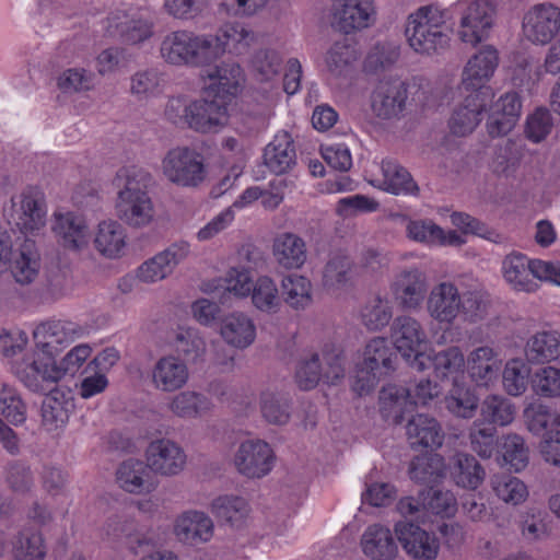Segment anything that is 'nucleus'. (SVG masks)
<instances>
[{"mask_svg":"<svg viewBox=\"0 0 560 560\" xmlns=\"http://www.w3.org/2000/svg\"><path fill=\"white\" fill-rule=\"evenodd\" d=\"M117 189L115 212L130 228L148 226L154 218V206L149 196L152 176L137 166L120 168L113 182Z\"/></svg>","mask_w":560,"mask_h":560,"instance_id":"1","label":"nucleus"},{"mask_svg":"<svg viewBox=\"0 0 560 560\" xmlns=\"http://www.w3.org/2000/svg\"><path fill=\"white\" fill-rule=\"evenodd\" d=\"M393 313L389 302L380 296L370 300L362 310L363 325L370 330H380L392 319Z\"/></svg>","mask_w":560,"mask_h":560,"instance_id":"63","label":"nucleus"},{"mask_svg":"<svg viewBox=\"0 0 560 560\" xmlns=\"http://www.w3.org/2000/svg\"><path fill=\"white\" fill-rule=\"evenodd\" d=\"M9 222L23 233H33L46 224L44 194L36 187H27L11 198Z\"/></svg>","mask_w":560,"mask_h":560,"instance_id":"10","label":"nucleus"},{"mask_svg":"<svg viewBox=\"0 0 560 560\" xmlns=\"http://www.w3.org/2000/svg\"><path fill=\"white\" fill-rule=\"evenodd\" d=\"M51 230L58 244L73 252L84 249L91 236L85 219L73 212L55 213Z\"/></svg>","mask_w":560,"mask_h":560,"instance_id":"17","label":"nucleus"},{"mask_svg":"<svg viewBox=\"0 0 560 560\" xmlns=\"http://www.w3.org/2000/svg\"><path fill=\"white\" fill-rule=\"evenodd\" d=\"M383 188L394 195L417 196L419 187L412 179L410 173L393 160L382 162Z\"/></svg>","mask_w":560,"mask_h":560,"instance_id":"43","label":"nucleus"},{"mask_svg":"<svg viewBox=\"0 0 560 560\" xmlns=\"http://www.w3.org/2000/svg\"><path fill=\"white\" fill-rule=\"evenodd\" d=\"M465 365L471 381L478 386H487L501 370L500 351L488 345L478 346L468 353Z\"/></svg>","mask_w":560,"mask_h":560,"instance_id":"24","label":"nucleus"},{"mask_svg":"<svg viewBox=\"0 0 560 560\" xmlns=\"http://www.w3.org/2000/svg\"><path fill=\"white\" fill-rule=\"evenodd\" d=\"M468 436L471 450L482 458H490L500 443L497 429L480 420L472 422Z\"/></svg>","mask_w":560,"mask_h":560,"instance_id":"54","label":"nucleus"},{"mask_svg":"<svg viewBox=\"0 0 560 560\" xmlns=\"http://www.w3.org/2000/svg\"><path fill=\"white\" fill-rule=\"evenodd\" d=\"M212 37L218 38L221 44L219 58L226 49L238 55L244 54L254 42L255 34L242 24H226Z\"/></svg>","mask_w":560,"mask_h":560,"instance_id":"51","label":"nucleus"},{"mask_svg":"<svg viewBox=\"0 0 560 560\" xmlns=\"http://www.w3.org/2000/svg\"><path fill=\"white\" fill-rule=\"evenodd\" d=\"M523 28L528 40L547 44L560 28V11L551 4L537 5L525 15Z\"/></svg>","mask_w":560,"mask_h":560,"instance_id":"22","label":"nucleus"},{"mask_svg":"<svg viewBox=\"0 0 560 560\" xmlns=\"http://www.w3.org/2000/svg\"><path fill=\"white\" fill-rule=\"evenodd\" d=\"M189 253V244L178 242L144 261L138 268V278L144 282H155L166 278Z\"/></svg>","mask_w":560,"mask_h":560,"instance_id":"23","label":"nucleus"},{"mask_svg":"<svg viewBox=\"0 0 560 560\" xmlns=\"http://www.w3.org/2000/svg\"><path fill=\"white\" fill-rule=\"evenodd\" d=\"M291 399L281 392H264L260 396V410L264 419L276 425H284L291 418Z\"/></svg>","mask_w":560,"mask_h":560,"instance_id":"47","label":"nucleus"},{"mask_svg":"<svg viewBox=\"0 0 560 560\" xmlns=\"http://www.w3.org/2000/svg\"><path fill=\"white\" fill-rule=\"evenodd\" d=\"M460 293L452 282L434 285L427 300V312L440 325H452L459 315Z\"/></svg>","mask_w":560,"mask_h":560,"instance_id":"20","label":"nucleus"},{"mask_svg":"<svg viewBox=\"0 0 560 560\" xmlns=\"http://www.w3.org/2000/svg\"><path fill=\"white\" fill-rule=\"evenodd\" d=\"M529 366L522 360H511L503 370V387L511 396L522 395L528 385Z\"/></svg>","mask_w":560,"mask_h":560,"instance_id":"59","label":"nucleus"},{"mask_svg":"<svg viewBox=\"0 0 560 560\" xmlns=\"http://www.w3.org/2000/svg\"><path fill=\"white\" fill-rule=\"evenodd\" d=\"M46 550L42 534L26 527L22 530L13 545L15 560H43Z\"/></svg>","mask_w":560,"mask_h":560,"instance_id":"57","label":"nucleus"},{"mask_svg":"<svg viewBox=\"0 0 560 560\" xmlns=\"http://www.w3.org/2000/svg\"><path fill=\"white\" fill-rule=\"evenodd\" d=\"M361 545L364 555L374 560H392L398 551L389 527H369Z\"/></svg>","mask_w":560,"mask_h":560,"instance_id":"37","label":"nucleus"},{"mask_svg":"<svg viewBox=\"0 0 560 560\" xmlns=\"http://www.w3.org/2000/svg\"><path fill=\"white\" fill-rule=\"evenodd\" d=\"M405 551L415 559L432 560L438 556V538L423 527H394Z\"/></svg>","mask_w":560,"mask_h":560,"instance_id":"28","label":"nucleus"},{"mask_svg":"<svg viewBox=\"0 0 560 560\" xmlns=\"http://www.w3.org/2000/svg\"><path fill=\"white\" fill-rule=\"evenodd\" d=\"M237 471L248 478H262L273 466V453L261 440H247L240 444L234 455Z\"/></svg>","mask_w":560,"mask_h":560,"instance_id":"12","label":"nucleus"},{"mask_svg":"<svg viewBox=\"0 0 560 560\" xmlns=\"http://www.w3.org/2000/svg\"><path fill=\"white\" fill-rule=\"evenodd\" d=\"M499 65L498 50L485 46L466 63L460 81L462 93H476L483 100H492L493 90L488 85Z\"/></svg>","mask_w":560,"mask_h":560,"instance_id":"9","label":"nucleus"},{"mask_svg":"<svg viewBox=\"0 0 560 560\" xmlns=\"http://www.w3.org/2000/svg\"><path fill=\"white\" fill-rule=\"evenodd\" d=\"M406 435L411 448L434 451L442 446L445 433L440 422L428 415L412 416L406 424Z\"/></svg>","mask_w":560,"mask_h":560,"instance_id":"27","label":"nucleus"},{"mask_svg":"<svg viewBox=\"0 0 560 560\" xmlns=\"http://www.w3.org/2000/svg\"><path fill=\"white\" fill-rule=\"evenodd\" d=\"M408 475L415 482L432 487L445 475L444 458L434 453L415 456L409 464Z\"/></svg>","mask_w":560,"mask_h":560,"instance_id":"38","label":"nucleus"},{"mask_svg":"<svg viewBox=\"0 0 560 560\" xmlns=\"http://www.w3.org/2000/svg\"><path fill=\"white\" fill-rule=\"evenodd\" d=\"M396 359L397 354L387 339L377 337L366 345L362 362L385 376L394 370Z\"/></svg>","mask_w":560,"mask_h":560,"instance_id":"46","label":"nucleus"},{"mask_svg":"<svg viewBox=\"0 0 560 560\" xmlns=\"http://www.w3.org/2000/svg\"><path fill=\"white\" fill-rule=\"evenodd\" d=\"M454 12L459 16V38L476 45L488 37L497 8L492 0H458L454 4Z\"/></svg>","mask_w":560,"mask_h":560,"instance_id":"7","label":"nucleus"},{"mask_svg":"<svg viewBox=\"0 0 560 560\" xmlns=\"http://www.w3.org/2000/svg\"><path fill=\"white\" fill-rule=\"evenodd\" d=\"M222 50L212 35H196L187 31L171 32L160 46L162 58L175 66H205L218 59Z\"/></svg>","mask_w":560,"mask_h":560,"instance_id":"2","label":"nucleus"},{"mask_svg":"<svg viewBox=\"0 0 560 560\" xmlns=\"http://www.w3.org/2000/svg\"><path fill=\"white\" fill-rule=\"evenodd\" d=\"M405 35L410 47L420 54H435L448 46L446 15L434 5H424L407 19Z\"/></svg>","mask_w":560,"mask_h":560,"instance_id":"3","label":"nucleus"},{"mask_svg":"<svg viewBox=\"0 0 560 560\" xmlns=\"http://www.w3.org/2000/svg\"><path fill=\"white\" fill-rule=\"evenodd\" d=\"M220 334L230 346L245 349L255 341L256 326L248 315L234 312L222 318Z\"/></svg>","mask_w":560,"mask_h":560,"instance_id":"31","label":"nucleus"},{"mask_svg":"<svg viewBox=\"0 0 560 560\" xmlns=\"http://www.w3.org/2000/svg\"><path fill=\"white\" fill-rule=\"evenodd\" d=\"M90 354L88 345H79L59 364L52 358L35 359L26 366L22 381L31 390L44 393L47 389L45 384H55L65 375H74Z\"/></svg>","mask_w":560,"mask_h":560,"instance_id":"5","label":"nucleus"},{"mask_svg":"<svg viewBox=\"0 0 560 560\" xmlns=\"http://www.w3.org/2000/svg\"><path fill=\"white\" fill-rule=\"evenodd\" d=\"M252 302L256 308L266 313H277L281 305L278 288L269 277H260L252 289Z\"/></svg>","mask_w":560,"mask_h":560,"instance_id":"56","label":"nucleus"},{"mask_svg":"<svg viewBox=\"0 0 560 560\" xmlns=\"http://www.w3.org/2000/svg\"><path fill=\"white\" fill-rule=\"evenodd\" d=\"M515 406L511 400L498 395L488 396L483 400L480 410L482 422L501 427L510 424L515 417Z\"/></svg>","mask_w":560,"mask_h":560,"instance_id":"53","label":"nucleus"},{"mask_svg":"<svg viewBox=\"0 0 560 560\" xmlns=\"http://www.w3.org/2000/svg\"><path fill=\"white\" fill-rule=\"evenodd\" d=\"M438 385L428 378L420 380L413 387L387 385L380 393V411L384 419L400 424L405 413L413 406L427 405L438 396Z\"/></svg>","mask_w":560,"mask_h":560,"instance_id":"4","label":"nucleus"},{"mask_svg":"<svg viewBox=\"0 0 560 560\" xmlns=\"http://www.w3.org/2000/svg\"><path fill=\"white\" fill-rule=\"evenodd\" d=\"M525 354L530 363L544 364L560 355V335L557 331H540L526 343Z\"/></svg>","mask_w":560,"mask_h":560,"instance_id":"39","label":"nucleus"},{"mask_svg":"<svg viewBox=\"0 0 560 560\" xmlns=\"http://www.w3.org/2000/svg\"><path fill=\"white\" fill-rule=\"evenodd\" d=\"M0 416L14 425L26 420V406L21 396L5 384L0 386Z\"/></svg>","mask_w":560,"mask_h":560,"instance_id":"58","label":"nucleus"},{"mask_svg":"<svg viewBox=\"0 0 560 560\" xmlns=\"http://www.w3.org/2000/svg\"><path fill=\"white\" fill-rule=\"evenodd\" d=\"M392 338L397 352L415 368L418 357L424 353L422 347L427 342V334L420 322L408 315L396 317L392 325Z\"/></svg>","mask_w":560,"mask_h":560,"instance_id":"11","label":"nucleus"},{"mask_svg":"<svg viewBox=\"0 0 560 560\" xmlns=\"http://www.w3.org/2000/svg\"><path fill=\"white\" fill-rule=\"evenodd\" d=\"M445 408L455 417L470 419L478 408V397L467 387L454 384L445 397Z\"/></svg>","mask_w":560,"mask_h":560,"instance_id":"55","label":"nucleus"},{"mask_svg":"<svg viewBox=\"0 0 560 560\" xmlns=\"http://www.w3.org/2000/svg\"><path fill=\"white\" fill-rule=\"evenodd\" d=\"M374 16L372 0H339L335 7L332 25L349 34L369 27Z\"/></svg>","mask_w":560,"mask_h":560,"instance_id":"21","label":"nucleus"},{"mask_svg":"<svg viewBox=\"0 0 560 560\" xmlns=\"http://www.w3.org/2000/svg\"><path fill=\"white\" fill-rule=\"evenodd\" d=\"M145 458L151 472L166 477L178 475L187 462L183 447L168 439L152 441L147 447Z\"/></svg>","mask_w":560,"mask_h":560,"instance_id":"13","label":"nucleus"},{"mask_svg":"<svg viewBox=\"0 0 560 560\" xmlns=\"http://www.w3.org/2000/svg\"><path fill=\"white\" fill-rule=\"evenodd\" d=\"M390 289L400 307L418 310L428 291L427 276L418 268L404 269L396 275Z\"/></svg>","mask_w":560,"mask_h":560,"instance_id":"16","label":"nucleus"},{"mask_svg":"<svg viewBox=\"0 0 560 560\" xmlns=\"http://www.w3.org/2000/svg\"><path fill=\"white\" fill-rule=\"evenodd\" d=\"M94 246L105 257H117L125 247V232L116 221H103L98 224Z\"/></svg>","mask_w":560,"mask_h":560,"instance_id":"45","label":"nucleus"},{"mask_svg":"<svg viewBox=\"0 0 560 560\" xmlns=\"http://www.w3.org/2000/svg\"><path fill=\"white\" fill-rule=\"evenodd\" d=\"M533 390L542 397L560 396V370L546 366L537 370L532 377Z\"/></svg>","mask_w":560,"mask_h":560,"instance_id":"64","label":"nucleus"},{"mask_svg":"<svg viewBox=\"0 0 560 560\" xmlns=\"http://www.w3.org/2000/svg\"><path fill=\"white\" fill-rule=\"evenodd\" d=\"M82 328L72 322L47 320L39 324L33 331L36 347L39 348L46 358H52L63 347L72 343L82 335Z\"/></svg>","mask_w":560,"mask_h":560,"instance_id":"14","label":"nucleus"},{"mask_svg":"<svg viewBox=\"0 0 560 560\" xmlns=\"http://www.w3.org/2000/svg\"><path fill=\"white\" fill-rule=\"evenodd\" d=\"M163 176L184 188H196L207 178L203 156L192 148L183 145L170 149L161 161Z\"/></svg>","mask_w":560,"mask_h":560,"instance_id":"6","label":"nucleus"},{"mask_svg":"<svg viewBox=\"0 0 560 560\" xmlns=\"http://www.w3.org/2000/svg\"><path fill=\"white\" fill-rule=\"evenodd\" d=\"M212 404L208 397L194 390H184L175 395L168 404V409L175 416L184 419L200 418L208 413Z\"/></svg>","mask_w":560,"mask_h":560,"instance_id":"41","label":"nucleus"},{"mask_svg":"<svg viewBox=\"0 0 560 560\" xmlns=\"http://www.w3.org/2000/svg\"><path fill=\"white\" fill-rule=\"evenodd\" d=\"M358 59V54L347 38L337 40L327 52L328 70L335 75H341L347 68Z\"/></svg>","mask_w":560,"mask_h":560,"instance_id":"62","label":"nucleus"},{"mask_svg":"<svg viewBox=\"0 0 560 560\" xmlns=\"http://www.w3.org/2000/svg\"><path fill=\"white\" fill-rule=\"evenodd\" d=\"M498 448L501 454V465L509 470L518 472L527 467L529 450L521 435L510 433L502 436Z\"/></svg>","mask_w":560,"mask_h":560,"instance_id":"42","label":"nucleus"},{"mask_svg":"<svg viewBox=\"0 0 560 560\" xmlns=\"http://www.w3.org/2000/svg\"><path fill=\"white\" fill-rule=\"evenodd\" d=\"M281 296L290 307L304 310L312 303V283L303 276L284 277L281 282Z\"/></svg>","mask_w":560,"mask_h":560,"instance_id":"48","label":"nucleus"},{"mask_svg":"<svg viewBox=\"0 0 560 560\" xmlns=\"http://www.w3.org/2000/svg\"><path fill=\"white\" fill-rule=\"evenodd\" d=\"M188 128L198 132L217 131L228 121V108L220 97L191 102Z\"/></svg>","mask_w":560,"mask_h":560,"instance_id":"26","label":"nucleus"},{"mask_svg":"<svg viewBox=\"0 0 560 560\" xmlns=\"http://www.w3.org/2000/svg\"><path fill=\"white\" fill-rule=\"evenodd\" d=\"M343 376L345 366L341 354L336 350L326 349L301 361L295 372L298 386L303 390L313 389L319 381L336 384Z\"/></svg>","mask_w":560,"mask_h":560,"instance_id":"8","label":"nucleus"},{"mask_svg":"<svg viewBox=\"0 0 560 560\" xmlns=\"http://www.w3.org/2000/svg\"><path fill=\"white\" fill-rule=\"evenodd\" d=\"M206 75L212 81V85H218L220 92L230 95L237 93L244 80L242 68L234 61L222 62L220 66L210 68L206 71Z\"/></svg>","mask_w":560,"mask_h":560,"instance_id":"50","label":"nucleus"},{"mask_svg":"<svg viewBox=\"0 0 560 560\" xmlns=\"http://www.w3.org/2000/svg\"><path fill=\"white\" fill-rule=\"evenodd\" d=\"M50 385L45 384L48 394H46L42 401L40 410L43 423L51 430L68 421L71 402L65 393L56 388L50 389Z\"/></svg>","mask_w":560,"mask_h":560,"instance_id":"44","label":"nucleus"},{"mask_svg":"<svg viewBox=\"0 0 560 560\" xmlns=\"http://www.w3.org/2000/svg\"><path fill=\"white\" fill-rule=\"evenodd\" d=\"M264 161L275 174H283L296 164V152L291 136L283 131L265 148Z\"/></svg>","mask_w":560,"mask_h":560,"instance_id":"32","label":"nucleus"},{"mask_svg":"<svg viewBox=\"0 0 560 560\" xmlns=\"http://www.w3.org/2000/svg\"><path fill=\"white\" fill-rule=\"evenodd\" d=\"M116 480L121 489L129 493L150 492L153 489L151 470L140 459L124 460L116 470Z\"/></svg>","mask_w":560,"mask_h":560,"instance_id":"34","label":"nucleus"},{"mask_svg":"<svg viewBox=\"0 0 560 560\" xmlns=\"http://www.w3.org/2000/svg\"><path fill=\"white\" fill-rule=\"evenodd\" d=\"M407 95V85L404 81H380L371 96L372 110L382 119L397 117L405 107Z\"/></svg>","mask_w":560,"mask_h":560,"instance_id":"18","label":"nucleus"},{"mask_svg":"<svg viewBox=\"0 0 560 560\" xmlns=\"http://www.w3.org/2000/svg\"><path fill=\"white\" fill-rule=\"evenodd\" d=\"M273 256L285 269L301 268L307 257L306 244L302 237L293 233H282L275 238Z\"/></svg>","mask_w":560,"mask_h":560,"instance_id":"35","label":"nucleus"},{"mask_svg":"<svg viewBox=\"0 0 560 560\" xmlns=\"http://www.w3.org/2000/svg\"><path fill=\"white\" fill-rule=\"evenodd\" d=\"M402 220L406 222V235L409 240L425 245H436L441 241L442 228L432 220H411L406 217Z\"/></svg>","mask_w":560,"mask_h":560,"instance_id":"61","label":"nucleus"},{"mask_svg":"<svg viewBox=\"0 0 560 560\" xmlns=\"http://www.w3.org/2000/svg\"><path fill=\"white\" fill-rule=\"evenodd\" d=\"M491 486L497 497L505 503L518 504L527 495L525 485L518 478L509 475L493 476Z\"/></svg>","mask_w":560,"mask_h":560,"instance_id":"60","label":"nucleus"},{"mask_svg":"<svg viewBox=\"0 0 560 560\" xmlns=\"http://www.w3.org/2000/svg\"><path fill=\"white\" fill-rule=\"evenodd\" d=\"M539 259H528L524 254L511 253L502 261V273L506 283L515 291L533 293L538 290Z\"/></svg>","mask_w":560,"mask_h":560,"instance_id":"15","label":"nucleus"},{"mask_svg":"<svg viewBox=\"0 0 560 560\" xmlns=\"http://www.w3.org/2000/svg\"><path fill=\"white\" fill-rule=\"evenodd\" d=\"M464 102L451 117L450 127L454 135L466 136L479 125L481 115L492 100H483L476 93H463Z\"/></svg>","mask_w":560,"mask_h":560,"instance_id":"29","label":"nucleus"},{"mask_svg":"<svg viewBox=\"0 0 560 560\" xmlns=\"http://www.w3.org/2000/svg\"><path fill=\"white\" fill-rule=\"evenodd\" d=\"M211 512L218 522L243 523L249 514V506L241 497L221 495L212 501Z\"/></svg>","mask_w":560,"mask_h":560,"instance_id":"49","label":"nucleus"},{"mask_svg":"<svg viewBox=\"0 0 560 560\" xmlns=\"http://www.w3.org/2000/svg\"><path fill=\"white\" fill-rule=\"evenodd\" d=\"M152 27V22L139 14L117 12L108 18L107 32L121 43L135 45L150 38Z\"/></svg>","mask_w":560,"mask_h":560,"instance_id":"25","label":"nucleus"},{"mask_svg":"<svg viewBox=\"0 0 560 560\" xmlns=\"http://www.w3.org/2000/svg\"><path fill=\"white\" fill-rule=\"evenodd\" d=\"M188 381L186 364L176 357L167 355L158 360L152 370V383L162 392H174Z\"/></svg>","mask_w":560,"mask_h":560,"instance_id":"30","label":"nucleus"},{"mask_svg":"<svg viewBox=\"0 0 560 560\" xmlns=\"http://www.w3.org/2000/svg\"><path fill=\"white\" fill-rule=\"evenodd\" d=\"M40 267L39 254L34 244L26 241L12 266V276L21 284H28L37 277Z\"/></svg>","mask_w":560,"mask_h":560,"instance_id":"52","label":"nucleus"},{"mask_svg":"<svg viewBox=\"0 0 560 560\" xmlns=\"http://www.w3.org/2000/svg\"><path fill=\"white\" fill-rule=\"evenodd\" d=\"M451 476L464 489L475 490L485 479L486 472L475 456L456 453L450 464Z\"/></svg>","mask_w":560,"mask_h":560,"instance_id":"36","label":"nucleus"},{"mask_svg":"<svg viewBox=\"0 0 560 560\" xmlns=\"http://www.w3.org/2000/svg\"><path fill=\"white\" fill-rule=\"evenodd\" d=\"M487 120L488 133L492 137H503L515 127L522 109L520 95L516 92H508L500 98L489 104Z\"/></svg>","mask_w":560,"mask_h":560,"instance_id":"19","label":"nucleus"},{"mask_svg":"<svg viewBox=\"0 0 560 560\" xmlns=\"http://www.w3.org/2000/svg\"><path fill=\"white\" fill-rule=\"evenodd\" d=\"M465 366V358L458 347H450L439 352L423 353L418 357L413 369L424 371L433 369L436 377L444 378L450 374L460 371Z\"/></svg>","mask_w":560,"mask_h":560,"instance_id":"33","label":"nucleus"},{"mask_svg":"<svg viewBox=\"0 0 560 560\" xmlns=\"http://www.w3.org/2000/svg\"><path fill=\"white\" fill-rule=\"evenodd\" d=\"M354 262L343 253L331 255L323 270V284L327 289H340L350 284L354 278Z\"/></svg>","mask_w":560,"mask_h":560,"instance_id":"40","label":"nucleus"}]
</instances>
